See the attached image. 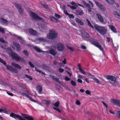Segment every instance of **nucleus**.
I'll list each match as a JSON object with an SVG mask.
<instances>
[{"instance_id": "1", "label": "nucleus", "mask_w": 120, "mask_h": 120, "mask_svg": "<svg viewBox=\"0 0 120 120\" xmlns=\"http://www.w3.org/2000/svg\"><path fill=\"white\" fill-rule=\"evenodd\" d=\"M95 28L100 34L102 35L106 34L107 28L105 26H102L95 24L94 25Z\"/></svg>"}, {"instance_id": "2", "label": "nucleus", "mask_w": 120, "mask_h": 120, "mask_svg": "<svg viewBox=\"0 0 120 120\" xmlns=\"http://www.w3.org/2000/svg\"><path fill=\"white\" fill-rule=\"evenodd\" d=\"M89 41L97 47L100 50L102 51L103 49L101 45L98 42V40L94 38H91L88 39Z\"/></svg>"}, {"instance_id": "3", "label": "nucleus", "mask_w": 120, "mask_h": 120, "mask_svg": "<svg viewBox=\"0 0 120 120\" xmlns=\"http://www.w3.org/2000/svg\"><path fill=\"white\" fill-rule=\"evenodd\" d=\"M49 32L47 35V37L49 39H54L56 38L58 34L55 29L50 30Z\"/></svg>"}, {"instance_id": "4", "label": "nucleus", "mask_w": 120, "mask_h": 120, "mask_svg": "<svg viewBox=\"0 0 120 120\" xmlns=\"http://www.w3.org/2000/svg\"><path fill=\"white\" fill-rule=\"evenodd\" d=\"M9 54L12 57L13 59H15L21 62L24 61L23 58H21L15 53H9Z\"/></svg>"}, {"instance_id": "5", "label": "nucleus", "mask_w": 120, "mask_h": 120, "mask_svg": "<svg viewBox=\"0 0 120 120\" xmlns=\"http://www.w3.org/2000/svg\"><path fill=\"white\" fill-rule=\"evenodd\" d=\"M107 79L109 80V81L111 84H114L116 80V78L114 76L112 75H109L106 77Z\"/></svg>"}, {"instance_id": "6", "label": "nucleus", "mask_w": 120, "mask_h": 120, "mask_svg": "<svg viewBox=\"0 0 120 120\" xmlns=\"http://www.w3.org/2000/svg\"><path fill=\"white\" fill-rule=\"evenodd\" d=\"M27 93H22V95L23 96L29 98V100L31 101L34 102H36V101L34 100L31 98L29 97V95H32V94L30 92L27 91L26 92Z\"/></svg>"}, {"instance_id": "7", "label": "nucleus", "mask_w": 120, "mask_h": 120, "mask_svg": "<svg viewBox=\"0 0 120 120\" xmlns=\"http://www.w3.org/2000/svg\"><path fill=\"white\" fill-rule=\"evenodd\" d=\"M14 4L15 7L18 8V12L19 14L22 15L24 10L22 8V6L21 5L16 3H15Z\"/></svg>"}, {"instance_id": "8", "label": "nucleus", "mask_w": 120, "mask_h": 120, "mask_svg": "<svg viewBox=\"0 0 120 120\" xmlns=\"http://www.w3.org/2000/svg\"><path fill=\"white\" fill-rule=\"evenodd\" d=\"M10 116L15 119L17 118L19 120H26L24 119L20 115L15 114L13 113H11L10 115Z\"/></svg>"}, {"instance_id": "9", "label": "nucleus", "mask_w": 120, "mask_h": 120, "mask_svg": "<svg viewBox=\"0 0 120 120\" xmlns=\"http://www.w3.org/2000/svg\"><path fill=\"white\" fill-rule=\"evenodd\" d=\"M30 13L31 17L35 19L41 20L42 19V18L39 17L35 13L32 11H31Z\"/></svg>"}, {"instance_id": "10", "label": "nucleus", "mask_w": 120, "mask_h": 120, "mask_svg": "<svg viewBox=\"0 0 120 120\" xmlns=\"http://www.w3.org/2000/svg\"><path fill=\"white\" fill-rule=\"evenodd\" d=\"M81 36L83 39L86 40L87 39L89 38L90 35L87 32L84 31L82 33Z\"/></svg>"}, {"instance_id": "11", "label": "nucleus", "mask_w": 120, "mask_h": 120, "mask_svg": "<svg viewBox=\"0 0 120 120\" xmlns=\"http://www.w3.org/2000/svg\"><path fill=\"white\" fill-rule=\"evenodd\" d=\"M95 2L96 5L99 7L101 10L103 11H105L106 10L105 8L100 3H99L97 1H95Z\"/></svg>"}, {"instance_id": "12", "label": "nucleus", "mask_w": 120, "mask_h": 120, "mask_svg": "<svg viewBox=\"0 0 120 120\" xmlns=\"http://www.w3.org/2000/svg\"><path fill=\"white\" fill-rule=\"evenodd\" d=\"M87 74L88 76H91V77L90 78L92 79L98 84H102V83L101 82H100L97 79L95 78L90 73H88Z\"/></svg>"}, {"instance_id": "13", "label": "nucleus", "mask_w": 120, "mask_h": 120, "mask_svg": "<svg viewBox=\"0 0 120 120\" xmlns=\"http://www.w3.org/2000/svg\"><path fill=\"white\" fill-rule=\"evenodd\" d=\"M57 47L58 51H62L64 49V45L61 43H59L58 44Z\"/></svg>"}, {"instance_id": "14", "label": "nucleus", "mask_w": 120, "mask_h": 120, "mask_svg": "<svg viewBox=\"0 0 120 120\" xmlns=\"http://www.w3.org/2000/svg\"><path fill=\"white\" fill-rule=\"evenodd\" d=\"M8 21L6 19L3 18H0V23L3 25L6 26L8 25Z\"/></svg>"}, {"instance_id": "15", "label": "nucleus", "mask_w": 120, "mask_h": 120, "mask_svg": "<svg viewBox=\"0 0 120 120\" xmlns=\"http://www.w3.org/2000/svg\"><path fill=\"white\" fill-rule=\"evenodd\" d=\"M111 102L113 104V105L118 106H120V100L112 99L111 100Z\"/></svg>"}, {"instance_id": "16", "label": "nucleus", "mask_w": 120, "mask_h": 120, "mask_svg": "<svg viewBox=\"0 0 120 120\" xmlns=\"http://www.w3.org/2000/svg\"><path fill=\"white\" fill-rule=\"evenodd\" d=\"M6 66L7 68V69L11 72L15 73L17 72H18L17 70L14 69L9 65H6Z\"/></svg>"}, {"instance_id": "17", "label": "nucleus", "mask_w": 120, "mask_h": 120, "mask_svg": "<svg viewBox=\"0 0 120 120\" xmlns=\"http://www.w3.org/2000/svg\"><path fill=\"white\" fill-rule=\"evenodd\" d=\"M29 32L31 34L34 36L37 35L38 34V32L37 31L32 29H30L29 30Z\"/></svg>"}, {"instance_id": "18", "label": "nucleus", "mask_w": 120, "mask_h": 120, "mask_svg": "<svg viewBox=\"0 0 120 120\" xmlns=\"http://www.w3.org/2000/svg\"><path fill=\"white\" fill-rule=\"evenodd\" d=\"M96 15L98 19L102 23L104 22V19L101 14L97 13Z\"/></svg>"}, {"instance_id": "19", "label": "nucleus", "mask_w": 120, "mask_h": 120, "mask_svg": "<svg viewBox=\"0 0 120 120\" xmlns=\"http://www.w3.org/2000/svg\"><path fill=\"white\" fill-rule=\"evenodd\" d=\"M13 43L14 45L17 48V50L18 51H19L20 50V48L19 44L15 41H14Z\"/></svg>"}, {"instance_id": "20", "label": "nucleus", "mask_w": 120, "mask_h": 120, "mask_svg": "<svg viewBox=\"0 0 120 120\" xmlns=\"http://www.w3.org/2000/svg\"><path fill=\"white\" fill-rule=\"evenodd\" d=\"M109 27L113 32L114 33H116L117 32V30L114 26L113 25H109Z\"/></svg>"}, {"instance_id": "21", "label": "nucleus", "mask_w": 120, "mask_h": 120, "mask_svg": "<svg viewBox=\"0 0 120 120\" xmlns=\"http://www.w3.org/2000/svg\"><path fill=\"white\" fill-rule=\"evenodd\" d=\"M76 21L78 22L81 26H83L84 25V23L80 19L78 18H76L75 19Z\"/></svg>"}, {"instance_id": "22", "label": "nucleus", "mask_w": 120, "mask_h": 120, "mask_svg": "<svg viewBox=\"0 0 120 120\" xmlns=\"http://www.w3.org/2000/svg\"><path fill=\"white\" fill-rule=\"evenodd\" d=\"M36 90L39 93H41L42 91V87L40 85H38L36 87Z\"/></svg>"}, {"instance_id": "23", "label": "nucleus", "mask_w": 120, "mask_h": 120, "mask_svg": "<svg viewBox=\"0 0 120 120\" xmlns=\"http://www.w3.org/2000/svg\"><path fill=\"white\" fill-rule=\"evenodd\" d=\"M56 50V47L54 46H52L50 48L49 52H55Z\"/></svg>"}, {"instance_id": "24", "label": "nucleus", "mask_w": 120, "mask_h": 120, "mask_svg": "<svg viewBox=\"0 0 120 120\" xmlns=\"http://www.w3.org/2000/svg\"><path fill=\"white\" fill-rule=\"evenodd\" d=\"M34 49H35V50H36L37 52H45L44 51L41 50L37 46L35 47L34 48Z\"/></svg>"}, {"instance_id": "25", "label": "nucleus", "mask_w": 120, "mask_h": 120, "mask_svg": "<svg viewBox=\"0 0 120 120\" xmlns=\"http://www.w3.org/2000/svg\"><path fill=\"white\" fill-rule=\"evenodd\" d=\"M109 5H112L115 3L114 0H105Z\"/></svg>"}, {"instance_id": "26", "label": "nucleus", "mask_w": 120, "mask_h": 120, "mask_svg": "<svg viewBox=\"0 0 120 120\" xmlns=\"http://www.w3.org/2000/svg\"><path fill=\"white\" fill-rule=\"evenodd\" d=\"M12 65L13 67L19 69H20L21 68V67L18 64H15L13 62L12 63Z\"/></svg>"}, {"instance_id": "27", "label": "nucleus", "mask_w": 120, "mask_h": 120, "mask_svg": "<svg viewBox=\"0 0 120 120\" xmlns=\"http://www.w3.org/2000/svg\"><path fill=\"white\" fill-rule=\"evenodd\" d=\"M66 46L69 49L71 52H73L74 51V49L72 47L69 46L67 45H66Z\"/></svg>"}, {"instance_id": "28", "label": "nucleus", "mask_w": 120, "mask_h": 120, "mask_svg": "<svg viewBox=\"0 0 120 120\" xmlns=\"http://www.w3.org/2000/svg\"><path fill=\"white\" fill-rule=\"evenodd\" d=\"M0 41L3 43H5L6 45H7L8 44V42L7 41H5L4 38H0Z\"/></svg>"}, {"instance_id": "29", "label": "nucleus", "mask_w": 120, "mask_h": 120, "mask_svg": "<svg viewBox=\"0 0 120 120\" xmlns=\"http://www.w3.org/2000/svg\"><path fill=\"white\" fill-rule=\"evenodd\" d=\"M86 21L87 22L88 25V26L90 27L91 28L93 29L94 28L93 26L91 24V23L87 19H86Z\"/></svg>"}, {"instance_id": "30", "label": "nucleus", "mask_w": 120, "mask_h": 120, "mask_svg": "<svg viewBox=\"0 0 120 120\" xmlns=\"http://www.w3.org/2000/svg\"><path fill=\"white\" fill-rule=\"evenodd\" d=\"M42 102L44 104H46L47 105H49L50 103V102L48 100H43Z\"/></svg>"}, {"instance_id": "31", "label": "nucleus", "mask_w": 120, "mask_h": 120, "mask_svg": "<svg viewBox=\"0 0 120 120\" xmlns=\"http://www.w3.org/2000/svg\"><path fill=\"white\" fill-rule=\"evenodd\" d=\"M76 13L78 15H82L83 14L84 12L82 11H78Z\"/></svg>"}, {"instance_id": "32", "label": "nucleus", "mask_w": 120, "mask_h": 120, "mask_svg": "<svg viewBox=\"0 0 120 120\" xmlns=\"http://www.w3.org/2000/svg\"><path fill=\"white\" fill-rule=\"evenodd\" d=\"M37 39L38 40L40 41H45V38H38Z\"/></svg>"}, {"instance_id": "33", "label": "nucleus", "mask_w": 120, "mask_h": 120, "mask_svg": "<svg viewBox=\"0 0 120 120\" xmlns=\"http://www.w3.org/2000/svg\"><path fill=\"white\" fill-rule=\"evenodd\" d=\"M6 50L8 52H14L11 47L8 48Z\"/></svg>"}, {"instance_id": "34", "label": "nucleus", "mask_w": 120, "mask_h": 120, "mask_svg": "<svg viewBox=\"0 0 120 120\" xmlns=\"http://www.w3.org/2000/svg\"><path fill=\"white\" fill-rule=\"evenodd\" d=\"M0 33H1L2 34H4L5 33L4 29L1 27H0Z\"/></svg>"}, {"instance_id": "35", "label": "nucleus", "mask_w": 120, "mask_h": 120, "mask_svg": "<svg viewBox=\"0 0 120 120\" xmlns=\"http://www.w3.org/2000/svg\"><path fill=\"white\" fill-rule=\"evenodd\" d=\"M71 85L73 86H75L76 85V83L75 81L71 80Z\"/></svg>"}, {"instance_id": "36", "label": "nucleus", "mask_w": 120, "mask_h": 120, "mask_svg": "<svg viewBox=\"0 0 120 120\" xmlns=\"http://www.w3.org/2000/svg\"><path fill=\"white\" fill-rule=\"evenodd\" d=\"M26 119L28 120H34V119L32 116L28 115Z\"/></svg>"}, {"instance_id": "37", "label": "nucleus", "mask_w": 120, "mask_h": 120, "mask_svg": "<svg viewBox=\"0 0 120 120\" xmlns=\"http://www.w3.org/2000/svg\"><path fill=\"white\" fill-rule=\"evenodd\" d=\"M79 69L80 71V72L84 75L86 74V73L82 69V68H79Z\"/></svg>"}, {"instance_id": "38", "label": "nucleus", "mask_w": 120, "mask_h": 120, "mask_svg": "<svg viewBox=\"0 0 120 120\" xmlns=\"http://www.w3.org/2000/svg\"><path fill=\"white\" fill-rule=\"evenodd\" d=\"M55 16L57 18V19H59L61 17V16L60 15L56 13L55 14Z\"/></svg>"}, {"instance_id": "39", "label": "nucleus", "mask_w": 120, "mask_h": 120, "mask_svg": "<svg viewBox=\"0 0 120 120\" xmlns=\"http://www.w3.org/2000/svg\"><path fill=\"white\" fill-rule=\"evenodd\" d=\"M52 79L54 80H56V81H58V79L54 76H51Z\"/></svg>"}, {"instance_id": "40", "label": "nucleus", "mask_w": 120, "mask_h": 120, "mask_svg": "<svg viewBox=\"0 0 120 120\" xmlns=\"http://www.w3.org/2000/svg\"><path fill=\"white\" fill-rule=\"evenodd\" d=\"M22 115L23 118L26 119H27L28 116V115L26 114H22Z\"/></svg>"}, {"instance_id": "41", "label": "nucleus", "mask_w": 120, "mask_h": 120, "mask_svg": "<svg viewBox=\"0 0 120 120\" xmlns=\"http://www.w3.org/2000/svg\"><path fill=\"white\" fill-rule=\"evenodd\" d=\"M83 3L84 5L85 6H86L87 7L89 6V5H90L89 4L87 3L86 2L84 1H83Z\"/></svg>"}, {"instance_id": "42", "label": "nucleus", "mask_w": 120, "mask_h": 120, "mask_svg": "<svg viewBox=\"0 0 120 120\" xmlns=\"http://www.w3.org/2000/svg\"><path fill=\"white\" fill-rule=\"evenodd\" d=\"M50 18L52 21H53V19H54L56 20H57V18H55L53 16H50Z\"/></svg>"}, {"instance_id": "43", "label": "nucleus", "mask_w": 120, "mask_h": 120, "mask_svg": "<svg viewBox=\"0 0 120 120\" xmlns=\"http://www.w3.org/2000/svg\"><path fill=\"white\" fill-rule=\"evenodd\" d=\"M59 101H57L54 104V105L56 107H58L59 105Z\"/></svg>"}, {"instance_id": "44", "label": "nucleus", "mask_w": 120, "mask_h": 120, "mask_svg": "<svg viewBox=\"0 0 120 120\" xmlns=\"http://www.w3.org/2000/svg\"><path fill=\"white\" fill-rule=\"evenodd\" d=\"M69 17L70 18L74 19V16L73 14H69L68 15Z\"/></svg>"}, {"instance_id": "45", "label": "nucleus", "mask_w": 120, "mask_h": 120, "mask_svg": "<svg viewBox=\"0 0 120 120\" xmlns=\"http://www.w3.org/2000/svg\"><path fill=\"white\" fill-rule=\"evenodd\" d=\"M87 7H88L87 9H88V11L89 12H91L92 10H91V8L90 7V5H89V6H88Z\"/></svg>"}, {"instance_id": "46", "label": "nucleus", "mask_w": 120, "mask_h": 120, "mask_svg": "<svg viewBox=\"0 0 120 120\" xmlns=\"http://www.w3.org/2000/svg\"><path fill=\"white\" fill-rule=\"evenodd\" d=\"M0 61L1 63H3L4 65L6 64V62L4 60H3L1 58H0Z\"/></svg>"}, {"instance_id": "47", "label": "nucleus", "mask_w": 120, "mask_h": 120, "mask_svg": "<svg viewBox=\"0 0 120 120\" xmlns=\"http://www.w3.org/2000/svg\"><path fill=\"white\" fill-rule=\"evenodd\" d=\"M25 76L27 78L29 79L30 80H32V78L31 76L26 75H25Z\"/></svg>"}, {"instance_id": "48", "label": "nucleus", "mask_w": 120, "mask_h": 120, "mask_svg": "<svg viewBox=\"0 0 120 120\" xmlns=\"http://www.w3.org/2000/svg\"><path fill=\"white\" fill-rule=\"evenodd\" d=\"M35 70H36V71L39 72V73H41L43 75L45 74L44 73H43V72L41 71L40 70H39L38 69H37V68H35Z\"/></svg>"}, {"instance_id": "49", "label": "nucleus", "mask_w": 120, "mask_h": 120, "mask_svg": "<svg viewBox=\"0 0 120 120\" xmlns=\"http://www.w3.org/2000/svg\"><path fill=\"white\" fill-rule=\"evenodd\" d=\"M2 110L1 111V112H3L4 113H7V111L6 109H1Z\"/></svg>"}, {"instance_id": "50", "label": "nucleus", "mask_w": 120, "mask_h": 120, "mask_svg": "<svg viewBox=\"0 0 120 120\" xmlns=\"http://www.w3.org/2000/svg\"><path fill=\"white\" fill-rule=\"evenodd\" d=\"M76 104L78 105H79L80 104V101L78 100H77L75 102Z\"/></svg>"}, {"instance_id": "51", "label": "nucleus", "mask_w": 120, "mask_h": 120, "mask_svg": "<svg viewBox=\"0 0 120 120\" xmlns=\"http://www.w3.org/2000/svg\"><path fill=\"white\" fill-rule=\"evenodd\" d=\"M113 13L114 15L116 16V17L119 14V13L115 11H113Z\"/></svg>"}, {"instance_id": "52", "label": "nucleus", "mask_w": 120, "mask_h": 120, "mask_svg": "<svg viewBox=\"0 0 120 120\" xmlns=\"http://www.w3.org/2000/svg\"><path fill=\"white\" fill-rule=\"evenodd\" d=\"M58 70L60 72H62L64 71V70L61 68H59Z\"/></svg>"}, {"instance_id": "53", "label": "nucleus", "mask_w": 120, "mask_h": 120, "mask_svg": "<svg viewBox=\"0 0 120 120\" xmlns=\"http://www.w3.org/2000/svg\"><path fill=\"white\" fill-rule=\"evenodd\" d=\"M29 63L31 67L32 68H34V65L31 62H29Z\"/></svg>"}, {"instance_id": "54", "label": "nucleus", "mask_w": 120, "mask_h": 120, "mask_svg": "<svg viewBox=\"0 0 120 120\" xmlns=\"http://www.w3.org/2000/svg\"><path fill=\"white\" fill-rule=\"evenodd\" d=\"M53 109H54L55 110H56L59 112H60L61 111L58 108H56L54 107L53 108Z\"/></svg>"}, {"instance_id": "55", "label": "nucleus", "mask_w": 120, "mask_h": 120, "mask_svg": "<svg viewBox=\"0 0 120 120\" xmlns=\"http://www.w3.org/2000/svg\"><path fill=\"white\" fill-rule=\"evenodd\" d=\"M117 116L118 117L120 118V111L117 112Z\"/></svg>"}, {"instance_id": "56", "label": "nucleus", "mask_w": 120, "mask_h": 120, "mask_svg": "<svg viewBox=\"0 0 120 120\" xmlns=\"http://www.w3.org/2000/svg\"><path fill=\"white\" fill-rule=\"evenodd\" d=\"M83 76L82 75H81L79 74L78 75V78H80L82 79Z\"/></svg>"}, {"instance_id": "57", "label": "nucleus", "mask_w": 120, "mask_h": 120, "mask_svg": "<svg viewBox=\"0 0 120 120\" xmlns=\"http://www.w3.org/2000/svg\"><path fill=\"white\" fill-rule=\"evenodd\" d=\"M43 68L45 70H47L48 69V67L45 65L43 66Z\"/></svg>"}, {"instance_id": "58", "label": "nucleus", "mask_w": 120, "mask_h": 120, "mask_svg": "<svg viewBox=\"0 0 120 120\" xmlns=\"http://www.w3.org/2000/svg\"><path fill=\"white\" fill-rule=\"evenodd\" d=\"M85 93L86 94L88 95H90V91L88 90L86 91Z\"/></svg>"}, {"instance_id": "59", "label": "nucleus", "mask_w": 120, "mask_h": 120, "mask_svg": "<svg viewBox=\"0 0 120 120\" xmlns=\"http://www.w3.org/2000/svg\"><path fill=\"white\" fill-rule=\"evenodd\" d=\"M81 48L82 49H86V47L83 45H82L81 46Z\"/></svg>"}, {"instance_id": "60", "label": "nucleus", "mask_w": 120, "mask_h": 120, "mask_svg": "<svg viewBox=\"0 0 120 120\" xmlns=\"http://www.w3.org/2000/svg\"><path fill=\"white\" fill-rule=\"evenodd\" d=\"M41 5L45 8H47V5L46 4H41Z\"/></svg>"}, {"instance_id": "61", "label": "nucleus", "mask_w": 120, "mask_h": 120, "mask_svg": "<svg viewBox=\"0 0 120 120\" xmlns=\"http://www.w3.org/2000/svg\"><path fill=\"white\" fill-rule=\"evenodd\" d=\"M64 13L66 15H68L69 14V13H68L67 11L66 10H64Z\"/></svg>"}, {"instance_id": "62", "label": "nucleus", "mask_w": 120, "mask_h": 120, "mask_svg": "<svg viewBox=\"0 0 120 120\" xmlns=\"http://www.w3.org/2000/svg\"><path fill=\"white\" fill-rule=\"evenodd\" d=\"M65 79L66 80L68 81H69L70 79L67 76L65 77Z\"/></svg>"}, {"instance_id": "63", "label": "nucleus", "mask_w": 120, "mask_h": 120, "mask_svg": "<svg viewBox=\"0 0 120 120\" xmlns=\"http://www.w3.org/2000/svg\"><path fill=\"white\" fill-rule=\"evenodd\" d=\"M71 8L73 10H75L76 9V7L74 6H71Z\"/></svg>"}, {"instance_id": "64", "label": "nucleus", "mask_w": 120, "mask_h": 120, "mask_svg": "<svg viewBox=\"0 0 120 120\" xmlns=\"http://www.w3.org/2000/svg\"><path fill=\"white\" fill-rule=\"evenodd\" d=\"M77 81L79 83H81L82 82V81L80 79H78Z\"/></svg>"}]
</instances>
